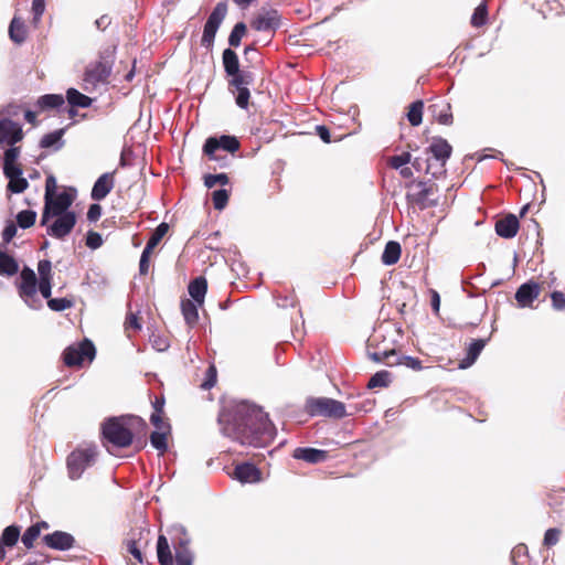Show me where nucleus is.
Here are the masks:
<instances>
[{
    "label": "nucleus",
    "instance_id": "79ce46f5",
    "mask_svg": "<svg viewBox=\"0 0 565 565\" xmlns=\"http://www.w3.org/2000/svg\"><path fill=\"white\" fill-rule=\"evenodd\" d=\"M41 535L38 526L30 525L20 536L22 544L25 548L31 550L34 546V541Z\"/></svg>",
    "mask_w": 565,
    "mask_h": 565
},
{
    "label": "nucleus",
    "instance_id": "1a4fd4ad",
    "mask_svg": "<svg viewBox=\"0 0 565 565\" xmlns=\"http://www.w3.org/2000/svg\"><path fill=\"white\" fill-rule=\"evenodd\" d=\"M426 151L428 153H431V156L439 163L435 170H433V163H427V167H425V172L430 173L433 178H439L440 175L445 174V164L447 160L450 158L452 151V148L448 143V141L441 137H436L433 139L430 146L426 149Z\"/></svg>",
    "mask_w": 565,
    "mask_h": 565
},
{
    "label": "nucleus",
    "instance_id": "39448f33",
    "mask_svg": "<svg viewBox=\"0 0 565 565\" xmlns=\"http://www.w3.org/2000/svg\"><path fill=\"white\" fill-rule=\"evenodd\" d=\"M305 408L310 416L341 419L350 415L342 402L330 397H310L306 401Z\"/></svg>",
    "mask_w": 565,
    "mask_h": 565
},
{
    "label": "nucleus",
    "instance_id": "5701e85b",
    "mask_svg": "<svg viewBox=\"0 0 565 565\" xmlns=\"http://www.w3.org/2000/svg\"><path fill=\"white\" fill-rule=\"evenodd\" d=\"M519 227L518 217L510 213L495 222L494 230L498 236L509 239L516 235Z\"/></svg>",
    "mask_w": 565,
    "mask_h": 565
},
{
    "label": "nucleus",
    "instance_id": "864d4df0",
    "mask_svg": "<svg viewBox=\"0 0 565 565\" xmlns=\"http://www.w3.org/2000/svg\"><path fill=\"white\" fill-rule=\"evenodd\" d=\"M3 174L9 180L23 174V171L18 163H3Z\"/></svg>",
    "mask_w": 565,
    "mask_h": 565
},
{
    "label": "nucleus",
    "instance_id": "2eb2a0df",
    "mask_svg": "<svg viewBox=\"0 0 565 565\" xmlns=\"http://www.w3.org/2000/svg\"><path fill=\"white\" fill-rule=\"evenodd\" d=\"M52 218L55 220L50 225L46 224V233L56 239H64L76 224V214L74 212L52 215Z\"/></svg>",
    "mask_w": 565,
    "mask_h": 565
},
{
    "label": "nucleus",
    "instance_id": "ddd939ff",
    "mask_svg": "<svg viewBox=\"0 0 565 565\" xmlns=\"http://www.w3.org/2000/svg\"><path fill=\"white\" fill-rule=\"evenodd\" d=\"M73 203V196L63 191L44 201V207L41 216V225L45 226L52 218V215L71 212L68 209Z\"/></svg>",
    "mask_w": 565,
    "mask_h": 565
},
{
    "label": "nucleus",
    "instance_id": "a19ab883",
    "mask_svg": "<svg viewBox=\"0 0 565 565\" xmlns=\"http://www.w3.org/2000/svg\"><path fill=\"white\" fill-rule=\"evenodd\" d=\"M150 443L161 454L164 452L168 449L167 431L166 430L152 431L150 435Z\"/></svg>",
    "mask_w": 565,
    "mask_h": 565
},
{
    "label": "nucleus",
    "instance_id": "09e8293b",
    "mask_svg": "<svg viewBox=\"0 0 565 565\" xmlns=\"http://www.w3.org/2000/svg\"><path fill=\"white\" fill-rule=\"evenodd\" d=\"M561 530L558 527H550L544 533L543 544L546 547L556 545L561 537Z\"/></svg>",
    "mask_w": 565,
    "mask_h": 565
},
{
    "label": "nucleus",
    "instance_id": "72a5a7b5",
    "mask_svg": "<svg viewBox=\"0 0 565 565\" xmlns=\"http://www.w3.org/2000/svg\"><path fill=\"white\" fill-rule=\"evenodd\" d=\"M223 66L226 75L235 74L239 68L238 56L232 49H225L222 53Z\"/></svg>",
    "mask_w": 565,
    "mask_h": 565
},
{
    "label": "nucleus",
    "instance_id": "c756f323",
    "mask_svg": "<svg viewBox=\"0 0 565 565\" xmlns=\"http://www.w3.org/2000/svg\"><path fill=\"white\" fill-rule=\"evenodd\" d=\"M199 306L194 300L185 299L181 301V311L185 323L193 328L199 320Z\"/></svg>",
    "mask_w": 565,
    "mask_h": 565
},
{
    "label": "nucleus",
    "instance_id": "c85d7f7f",
    "mask_svg": "<svg viewBox=\"0 0 565 565\" xmlns=\"http://www.w3.org/2000/svg\"><path fill=\"white\" fill-rule=\"evenodd\" d=\"M486 344H487L486 339L473 340L468 347L466 358L460 362V367L466 369V367L471 366L476 362L478 356L480 355V353L483 350V348L486 347Z\"/></svg>",
    "mask_w": 565,
    "mask_h": 565
},
{
    "label": "nucleus",
    "instance_id": "052dcab7",
    "mask_svg": "<svg viewBox=\"0 0 565 565\" xmlns=\"http://www.w3.org/2000/svg\"><path fill=\"white\" fill-rule=\"evenodd\" d=\"M50 562L51 557L47 554L38 552L34 557H29L23 565H46Z\"/></svg>",
    "mask_w": 565,
    "mask_h": 565
},
{
    "label": "nucleus",
    "instance_id": "7c9ffc66",
    "mask_svg": "<svg viewBox=\"0 0 565 565\" xmlns=\"http://www.w3.org/2000/svg\"><path fill=\"white\" fill-rule=\"evenodd\" d=\"M401 253L402 248L398 242H387L381 257L382 263L386 266L396 264L401 257Z\"/></svg>",
    "mask_w": 565,
    "mask_h": 565
},
{
    "label": "nucleus",
    "instance_id": "4be33fe9",
    "mask_svg": "<svg viewBox=\"0 0 565 565\" xmlns=\"http://www.w3.org/2000/svg\"><path fill=\"white\" fill-rule=\"evenodd\" d=\"M115 171L103 173L94 183L90 198L94 201L104 200L115 186Z\"/></svg>",
    "mask_w": 565,
    "mask_h": 565
},
{
    "label": "nucleus",
    "instance_id": "b1692460",
    "mask_svg": "<svg viewBox=\"0 0 565 565\" xmlns=\"http://www.w3.org/2000/svg\"><path fill=\"white\" fill-rule=\"evenodd\" d=\"M234 476L241 482L253 483L260 479V471L255 465L244 462L235 467Z\"/></svg>",
    "mask_w": 565,
    "mask_h": 565
},
{
    "label": "nucleus",
    "instance_id": "a878e982",
    "mask_svg": "<svg viewBox=\"0 0 565 565\" xmlns=\"http://www.w3.org/2000/svg\"><path fill=\"white\" fill-rule=\"evenodd\" d=\"M207 290V281L203 276H199L190 281L188 291L198 305H203Z\"/></svg>",
    "mask_w": 565,
    "mask_h": 565
},
{
    "label": "nucleus",
    "instance_id": "680f3d73",
    "mask_svg": "<svg viewBox=\"0 0 565 565\" xmlns=\"http://www.w3.org/2000/svg\"><path fill=\"white\" fill-rule=\"evenodd\" d=\"M552 306L555 310L565 309V295L562 291H553L551 294Z\"/></svg>",
    "mask_w": 565,
    "mask_h": 565
},
{
    "label": "nucleus",
    "instance_id": "6e6552de",
    "mask_svg": "<svg viewBox=\"0 0 565 565\" xmlns=\"http://www.w3.org/2000/svg\"><path fill=\"white\" fill-rule=\"evenodd\" d=\"M111 74V65L104 61H97L87 65L83 77V89L93 93L100 85H106Z\"/></svg>",
    "mask_w": 565,
    "mask_h": 565
},
{
    "label": "nucleus",
    "instance_id": "bf43d9fd",
    "mask_svg": "<svg viewBox=\"0 0 565 565\" xmlns=\"http://www.w3.org/2000/svg\"><path fill=\"white\" fill-rule=\"evenodd\" d=\"M45 10V0L32 1L33 22L36 24Z\"/></svg>",
    "mask_w": 565,
    "mask_h": 565
},
{
    "label": "nucleus",
    "instance_id": "bb28decb",
    "mask_svg": "<svg viewBox=\"0 0 565 565\" xmlns=\"http://www.w3.org/2000/svg\"><path fill=\"white\" fill-rule=\"evenodd\" d=\"M21 529L18 524L6 526L0 534V544L7 548L14 547L20 540Z\"/></svg>",
    "mask_w": 565,
    "mask_h": 565
},
{
    "label": "nucleus",
    "instance_id": "423d86ee",
    "mask_svg": "<svg viewBox=\"0 0 565 565\" xmlns=\"http://www.w3.org/2000/svg\"><path fill=\"white\" fill-rule=\"evenodd\" d=\"M21 282L18 287L19 296L31 309H40L42 300L38 297V278L33 269L24 267L20 275Z\"/></svg>",
    "mask_w": 565,
    "mask_h": 565
},
{
    "label": "nucleus",
    "instance_id": "338daca9",
    "mask_svg": "<svg viewBox=\"0 0 565 565\" xmlns=\"http://www.w3.org/2000/svg\"><path fill=\"white\" fill-rule=\"evenodd\" d=\"M402 365L415 371L422 370V361L409 355H404Z\"/></svg>",
    "mask_w": 565,
    "mask_h": 565
},
{
    "label": "nucleus",
    "instance_id": "58836bf2",
    "mask_svg": "<svg viewBox=\"0 0 565 565\" xmlns=\"http://www.w3.org/2000/svg\"><path fill=\"white\" fill-rule=\"evenodd\" d=\"M246 33V24L244 22H237L232 29L228 36L230 46L237 47L241 44L242 38Z\"/></svg>",
    "mask_w": 565,
    "mask_h": 565
},
{
    "label": "nucleus",
    "instance_id": "9b49d317",
    "mask_svg": "<svg viewBox=\"0 0 565 565\" xmlns=\"http://www.w3.org/2000/svg\"><path fill=\"white\" fill-rule=\"evenodd\" d=\"M416 186L418 188L417 192L407 193L406 195L409 204L416 205L419 210H426L438 205L439 201L436 195V184H428V182L418 181Z\"/></svg>",
    "mask_w": 565,
    "mask_h": 565
},
{
    "label": "nucleus",
    "instance_id": "2f4dec72",
    "mask_svg": "<svg viewBox=\"0 0 565 565\" xmlns=\"http://www.w3.org/2000/svg\"><path fill=\"white\" fill-rule=\"evenodd\" d=\"M65 103L63 95L61 94H45L39 97L36 106L40 110H47L60 108Z\"/></svg>",
    "mask_w": 565,
    "mask_h": 565
},
{
    "label": "nucleus",
    "instance_id": "473e14b6",
    "mask_svg": "<svg viewBox=\"0 0 565 565\" xmlns=\"http://www.w3.org/2000/svg\"><path fill=\"white\" fill-rule=\"evenodd\" d=\"M9 36L18 44H21L26 39V28L20 18L14 17L9 25Z\"/></svg>",
    "mask_w": 565,
    "mask_h": 565
},
{
    "label": "nucleus",
    "instance_id": "69168bd1",
    "mask_svg": "<svg viewBox=\"0 0 565 565\" xmlns=\"http://www.w3.org/2000/svg\"><path fill=\"white\" fill-rule=\"evenodd\" d=\"M38 288L44 299H47V300L51 299L50 298L51 294H52L51 280L45 279V278L43 280H39Z\"/></svg>",
    "mask_w": 565,
    "mask_h": 565
},
{
    "label": "nucleus",
    "instance_id": "8fccbe9b",
    "mask_svg": "<svg viewBox=\"0 0 565 565\" xmlns=\"http://www.w3.org/2000/svg\"><path fill=\"white\" fill-rule=\"evenodd\" d=\"M47 306L53 311H63L73 306V301L67 298H51L47 300Z\"/></svg>",
    "mask_w": 565,
    "mask_h": 565
},
{
    "label": "nucleus",
    "instance_id": "0eeeda50",
    "mask_svg": "<svg viewBox=\"0 0 565 565\" xmlns=\"http://www.w3.org/2000/svg\"><path fill=\"white\" fill-rule=\"evenodd\" d=\"M228 87L235 95L236 105L242 109H247L250 97L248 86L254 82V74L247 70H241L235 74L228 75Z\"/></svg>",
    "mask_w": 565,
    "mask_h": 565
},
{
    "label": "nucleus",
    "instance_id": "7ed1b4c3",
    "mask_svg": "<svg viewBox=\"0 0 565 565\" xmlns=\"http://www.w3.org/2000/svg\"><path fill=\"white\" fill-rule=\"evenodd\" d=\"M134 422L146 425L141 418L134 416L111 417L105 420L102 425V434L106 443L119 449L129 447L134 440L131 431Z\"/></svg>",
    "mask_w": 565,
    "mask_h": 565
},
{
    "label": "nucleus",
    "instance_id": "5fc2aeb1",
    "mask_svg": "<svg viewBox=\"0 0 565 565\" xmlns=\"http://www.w3.org/2000/svg\"><path fill=\"white\" fill-rule=\"evenodd\" d=\"M102 244H103L102 235L97 232L88 231V233L86 235V245L92 249H96V248L100 247Z\"/></svg>",
    "mask_w": 565,
    "mask_h": 565
},
{
    "label": "nucleus",
    "instance_id": "f704fd0d",
    "mask_svg": "<svg viewBox=\"0 0 565 565\" xmlns=\"http://www.w3.org/2000/svg\"><path fill=\"white\" fill-rule=\"evenodd\" d=\"M66 99L71 106L79 108H88L93 103L90 97L82 94L76 88H68L66 90Z\"/></svg>",
    "mask_w": 565,
    "mask_h": 565
},
{
    "label": "nucleus",
    "instance_id": "13d9d810",
    "mask_svg": "<svg viewBox=\"0 0 565 565\" xmlns=\"http://www.w3.org/2000/svg\"><path fill=\"white\" fill-rule=\"evenodd\" d=\"M216 383V369L215 366L211 365L206 370V377L204 382L201 384V387L204 390L212 388Z\"/></svg>",
    "mask_w": 565,
    "mask_h": 565
},
{
    "label": "nucleus",
    "instance_id": "f257e3e1",
    "mask_svg": "<svg viewBox=\"0 0 565 565\" xmlns=\"http://www.w3.org/2000/svg\"><path fill=\"white\" fill-rule=\"evenodd\" d=\"M222 434L244 447L264 448L276 429L268 414L256 404L242 401L218 415Z\"/></svg>",
    "mask_w": 565,
    "mask_h": 565
},
{
    "label": "nucleus",
    "instance_id": "f03ea898",
    "mask_svg": "<svg viewBox=\"0 0 565 565\" xmlns=\"http://www.w3.org/2000/svg\"><path fill=\"white\" fill-rule=\"evenodd\" d=\"M172 554L169 541L166 535L160 534L157 540V557L160 565H193L194 552L191 550V537L182 525L172 529Z\"/></svg>",
    "mask_w": 565,
    "mask_h": 565
},
{
    "label": "nucleus",
    "instance_id": "6ab92c4d",
    "mask_svg": "<svg viewBox=\"0 0 565 565\" xmlns=\"http://www.w3.org/2000/svg\"><path fill=\"white\" fill-rule=\"evenodd\" d=\"M541 287L537 282L530 280L522 284L515 292V300L521 308H531L534 300L539 298Z\"/></svg>",
    "mask_w": 565,
    "mask_h": 565
},
{
    "label": "nucleus",
    "instance_id": "cd10ccee",
    "mask_svg": "<svg viewBox=\"0 0 565 565\" xmlns=\"http://www.w3.org/2000/svg\"><path fill=\"white\" fill-rule=\"evenodd\" d=\"M65 134V129H56L52 132L44 135L40 140V147L43 149L53 148L54 150H60L64 146L63 136Z\"/></svg>",
    "mask_w": 565,
    "mask_h": 565
},
{
    "label": "nucleus",
    "instance_id": "dca6fc26",
    "mask_svg": "<svg viewBox=\"0 0 565 565\" xmlns=\"http://www.w3.org/2000/svg\"><path fill=\"white\" fill-rule=\"evenodd\" d=\"M377 341L376 334H374L370 340L367 347L371 348L374 342ZM367 356L376 362L384 363L387 366L402 365L404 355L398 354L395 349H379L376 351H371L367 349Z\"/></svg>",
    "mask_w": 565,
    "mask_h": 565
},
{
    "label": "nucleus",
    "instance_id": "e433bc0d",
    "mask_svg": "<svg viewBox=\"0 0 565 565\" xmlns=\"http://www.w3.org/2000/svg\"><path fill=\"white\" fill-rule=\"evenodd\" d=\"M423 109H424L423 100H415L414 103L411 104L409 110L407 113V119L412 126L416 127L422 124Z\"/></svg>",
    "mask_w": 565,
    "mask_h": 565
},
{
    "label": "nucleus",
    "instance_id": "4468645a",
    "mask_svg": "<svg viewBox=\"0 0 565 565\" xmlns=\"http://www.w3.org/2000/svg\"><path fill=\"white\" fill-rule=\"evenodd\" d=\"M96 349L92 341L83 340L77 345H70L63 353L64 363L67 366L81 365L85 358L93 360Z\"/></svg>",
    "mask_w": 565,
    "mask_h": 565
},
{
    "label": "nucleus",
    "instance_id": "ea45409f",
    "mask_svg": "<svg viewBox=\"0 0 565 565\" xmlns=\"http://www.w3.org/2000/svg\"><path fill=\"white\" fill-rule=\"evenodd\" d=\"M35 220L36 212L33 210H23L17 215V223L23 230L31 227L35 223Z\"/></svg>",
    "mask_w": 565,
    "mask_h": 565
},
{
    "label": "nucleus",
    "instance_id": "37998d69",
    "mask_svg": "<svg viewBox=\"0 0 565 565\" xmlns=\"http://www.w3.org/2000/svg\"><path fill=\"white\" fill-rule=\"evenodd\" d=\"M29 186V182L22 175L9 179L7 190L11 193H22Z\"/></svg>",
    "mask_w": 565,
    "mask_h": 565
},
{
    "label": "nucleus",
    "instance_id": "a211bd4d",
    "mask_svg": "<svg viewBox=\"0 0 565 565\" xmlns=\"http://www.w3.org/2000/svg\"><path fill=\"white\" fill-rule=\"evenodd\" d=\"M23 139L22 126L9 118H0V145L13 146Z\"/></svg>",
    "mask_w": 565,
    "mask_h": 565
},
{
    "label": "nucleus",
    "instance_id": "603ef678",
    "mask_svg": "<svg viewBox=\"0 0 565 565\" xmlns=\"http://www.w3.org/2000/svg\"><path fill=\"white\" fill-rule=\"evenodd\" d=\"M412 161V156L409 152H403L402 154H398V156H393L391 159H390V166L393 168V169H401L402 167H404L405 164L407 163H411Z\"/></svg>",
    "mask_w": 565,
    "mask_h": 565
},
{
    "label": "nucleus",
    "instance_id": "a18cd8bd",
    "mask_svg": "<svg viewBox=\"0 0 565 565\" xmlns=\"http://www.w3.org/2000/svg\"><path fill=\"white\" fill-rule=\"evenodd\" d=\"M487 4L484 2L480 3L476 9L471 17V24L473 26H482L487 21Z\"/></svg>",
    "mask_w": 565,
    "mask_h": 565
},
{
    "label": "nucleus",
    "instance_id": "20e7f679",
    "mask_svg": "<svg viewBox=\"0 0 565 565\" xmlns=\"http://www.w3.org/2000/svg\"><path fill=\"white\" fill-rule=\"evenodd\" d=\"M98 457L96 445L89 444L74 449L66 459L68 477L72 480L79 479L86 469L93 467Z\"/></svg>",
    "mask_w": 565,
    "mask_h": 565
},
{
    "label": "nucleus",
    "instance_id": "4d7b16f0",
    "mask_svg": "<svg viewBox=\"0 0 565 565\" xmlns=\"http://www.w3.org/2000/svg\"><path fill=\"white\" fill-rule=\"evenodd\" d=\"M127 552L130 553L139 563L143 562V555L141 550L138 547L137 541L131 539L126 543Z\"/></svg>",
    "mask_w": 565,
    "mask_h": 565
},
{
    "label": "nucleus",
    "instance_id": "393cba45",
    "mask_svg": "<svg viewBox=\"0 0 565 565\" xmlns=\"http://www.w3.org/2000/svg\"><path fill=\"white\" fill-rule=\"evenodd\" d=\"M429 111L439 124L447 126L452 124L451 106L449 103L444 100L434 103L429 106Z\"/></svg>",
    "mask_w": 565,
    "mask_h": 565
},
{
    "label": "nucleus",
    "instance_id": "0e129e2a",
    "mask_svg": "<svg viewBox=\"0 0 565 565\" xmlns=\"http://www.w3.org/2000/svg\"><path fill=\"white\" fill-rule=\"evenodd\" d=\"M15 234H17V225L12 221H9L2 232L3 242L6 244L10 243L12 241V238L15 236Z\"/></svg>",
    "mask_w": 565,
    "mask_h": 565
},
{
    "label": "nucleus",
    "instance_id": "4c0bfd02",
    "mask_svg": "<svg viewBox=\"0 0 565 565\" xmlns=\"http://www.w3.org/2000/svg\"><path fill=\"white\" fill-rule=\"evenodd\" d=\"M391 382V374L387 371L376 372L367 383L369 388L386 387Z\"/></svg>",
    "mask_w": 565,
    "mask_h": 565
},
{
    "label": "nucleus",
    "instance_id": "49530a36",
    "mask_svg": "<svg viewBox=\"0 0 565 565\" xmlns=\"http://www.w3.org/2000/svg\"><path fill=\"white\" fill-rule=\"evenodd\" d=\"M168 230L169 225L167 223L159 224L152 232L147 244L154 248L160 243L162 237L167 234Z\"/></svg>",
    "mask_w": 565,
    "mask_h": 565
},
{
    "label": "nucleus",
    "instance_id": "412c9836",
    "mask_svg": "<svg viewBox=\"0 0 565 565\" xmlns=\"http://www.w3.org/2000/svg\"><path fill=\"white\" fill-rule=\"evenodd\" d=\"M292 458L310 465H317L326 462L329 458V452L312 447H297L292 452Z\"/></svg>",
    "mask_w": 565,
    "mask_h": 565
},
{
    "label": "nucleus",
    "instance_id": "de8ad7c7",
    "mask_svg": "<svg viewBox=\"0 0 565 565\" xmlns=\"http://www.w3.org/2000/svg\"><path fill=\"white\" fill-rule=\"evenodd\" d=\"M230 182L227 174L218 173V174H206L204 177V185L207 189L214 188L217 183L222 185H226Z\"/></svg>",
    "mask_w": 565,
    "mask_h": 565
},
{
    "label": "nucleus",
    "instance_id": "c9c22d12",
    "mask_svg": "<svg viewBox=\"0 0 565 565\" xmlns=\"http://www.w3.org/2000/svg\"><path fill=\"white\" fill-rule=\"evenodd\" d=\"M19 271L18 262L6 252L0 250V275L13 276Z\"/></svg>",
    "mask_w": 565,
    "mask_h": 565
},
{
    "label": "nucleus",
    "instance_id": "aec40b11",
    "mask_svg": "<svg viewBox=\"0 0 565 565\" xmlns=\"http://www.w3.org/2000/svg\"><path fill=\"white\" fill-rule=\"evenodd\" d=\"M280 26V15L277 10H268L258 14L252 21V28L258 32L275 31Z\"/></svg>",
    "mask_w": 565,
    "mask_h": 565
},
{
    "label": "nucleus",
    "instance_id": "774afa93",
    "mask_svg": "<svg viewBox=\"0 0 565 565\" xmlns=\"http://www.w3.org/2000/svg\"><path fill=\"white\" fill-rule=\"evenodd\" d=\"M102 216V206L97 203L92 204L87 211V220L96 222Z\"/></svg>",
    "mask_w": 565,
    "mask_h": 565
},
{
    "label": "nucleus",
    "instance_id": "3c124183",
    "mask_svg": "<svg viewBox=\"0 0 565 565\" xmlns=\"http://www.w3.org/2000/svg\"><path fill=\"white\" fill-rule=\"evenodd\" d=\"M38 273L40 276L39 280L49 279L52 280V264L49 259H41L38 263Z\"/></svg>",
    "mask_w": 565,
    "mask_h": 565
},
{
    "label": "nucleus",
    "instance_id": "6e6d98bb",
    "mask_svg": "<svg viewBox=\"0 0 565 565\" xmlns=\"http://www.w3.org/2000/svg\"><path fill=\"white\" fill-rule=\"evenodd\" d=\"M20 147L10 146L3 154V163H17V160L20 156Z\"/></svg>",
    "mask_w": 565,
    "mask_h": 565
},
{
    "label": "nucleus",
    "instance_id": "f3484780",
    "mask_svg": "<svg viewBox=\"0 0 565 565\" xmlns=\"http://www.w3.org/2000/svg\"><path fill=\"white\" fill-rule=\"evenodd\" d=\"M42 542L45 546L56 551H68L75 544V537L64 531L56 530L52 533L42 536Z\"/></svg>",
    "mask_w": 565,
    "mask_h": 565
},
{
    "label": "nucleus",
    "instance_id": "f8f14e48",
    "mask_svg": "<svg viewBox=\"0 0 565 565\" xmlns=\"http://www.w3.org/2000/svg\"><path fill=\"white\" fill-rule=\"evenodd\" d=\"M239 141L235 136L222 135L220 137H210L203 146V153L212 161H218L220 156L216 153L218 149L234 153L239 149Z\"/></svg>",
    "mask_w": 565,
    "mask_h": 565
},
{
    "label": "nucleus",
    "instance_id": "e2e57ef3",
    "mask_svg": "<svg viewBox=\"0 0 565 565\" xmlns=\"http://www.w3.org/2000/svg\"><path fill=\"white\" fill-rule=\"evenodd\" d=\"M56 179L54 175H49L45 181L44 201L56 194Z\"/></svg>",
    "mask_w": 565,
    "mask_h": 565
},
{
    "label": "nucleus",
    "instance_id": "9d476101",
    "mask_svg": "<svg viewBox=\"0 0 565 565\" xmlns=\"http://www.w3.org/2000/svg\"><path fill=\"white\" fill-rule=\"evenodd\" d=\"M227 13V4L226 2L222 1L218 2L212 12L210 13L203 29V34L201 39V44L204 47H210L213 45L216 32L222 24L223 20L225 19Z\"/></svg>",
    "mask_w": 565,
    "mask_h": 565
},
{
    "label": "nucleus",
    "instance_id": "c03bdc74",
    "mask_svg": "<svg viewBox=\"0 0 565 565\" xmlns=\"http://www.w3.org/2000/svg\"><path fill=\"white\" fill-rule=\"evenodd\" d=\"M212 202L215 210L222 211L228 202V191L225 189L215 190L212 193Z\"/></svg>",
    "mask_w": 565,
    "mask_h": 565
}]
</instances>
